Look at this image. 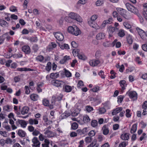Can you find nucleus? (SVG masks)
<instances>
[{"label": "nucleus", "mask_w": 147, "mask_h": 147, "mask_svg": "<svg viewBox=\"0 0 147 147\" xmlns=\"http://www.w3.org/2000/svg\"><path fill=\"white\" fill-rule=\"evenodd\" d=\"M104 0H98L96 3V5L97 6H100L104 3Z\"/></svg>", "instance_id": "nucleus-45"}, {"label": "nucleus", "mask_w": 147, "mask_h": 147, "mask_svg": "<svg viewBox=\"0 0 147 147\" xmlns=\"http://www.w3.org/2000/svg\"><path fill=\"white\" fill-rule=\"evenodd\" d=\"M117 30V28L110 26L108 28L107 30L109 34V38L113 36V33Z\"/></svg>", "instance_id": "nucleus-6"}, {"label": "nucleus", "mask_w": 147, "mask_h": 147, "mask_svg": "<svg viewBox=\"0 0 147 147\" xmlns=\"http://www.w3.org/2000/svg\"><path fill=\"white\" fill-rule=\"evenodd\" d=\"M36 60L40 62H42L43 60L44 57L41 55H38L36 58Z\"/></svg>", "instance_id": "nucleus-42"}, {"label": "nucleus", "mask_w": 147, "mask_h": 147, "mask_svg": "<svg viewBox=\"0 0 147 147\" xmlns=\"http://www.w3.org/2000/svg\"><path fill=\"white\" fill-rule=\"evenodd\" d=\"M90 119L87 115H85L83 117V122L85 123H90Z\"/></svg>", "instance_id": "nucleus-27"}, {"label": "nucleus", "mask_w": 147, "mask_h": 147, "mask_svg": "<svg viewBox=\"0 0 147 147\" xmlns=\"http://www.w3.org/2000/svg\"><path fill=\"white\" fill-rule=\"evenodd\" d=\"M133 8H131L129 11L135 14H137L138 13V10L134 6H133Z\"/></svg>", "instance_id": "nucleus-36"}, {"label": "nucleus", "mask_w": 147, "mask_h": 147, "mask_svg": "<svg viewBox=\"0 0 147 147\" xmlns=\"http://www.w3.org/2000/svg\"><path fill=\"white\" fill-rule=\"evenodd\" d=\"M98 140L99 142H102L104 139V136L102 135H99L98 137Z\"/></svg>", "instance_id": "nucleus-60"}, {"label": "nucleus", "mask_w": 147, "mask_h": 147, "mask_svg": "<svg viewBox=\"0 0 147 147\" xmlns=\"http://www.w3.org/2000/svg\"><path fill=\"white\" fill-rule=\"evenodd\" d=\"M119 83L121 88V90H124L125 89V88L127 86L125 81L124 80H121Z\"/></svg>", "instance_id": "nucleus-21"}, {"label": "nucleus", "mask_w": 147, "mask_h": 147, "mask_svg": "<svg viewBox=\"0 0 147 147\" xmlns=\"http://www.w3.org/2000/svg\"><path fill=\"white\" fill-rule=\"evenodd\" d=\"M85 109L86 110L85 111H86L88 112H90L93 110V109L92 107L88 105L86 107Z\"/></svg>", "instance_id": "nucleus-43"}, {"label": "nucleus", "mask_w": 147, "mask_h": 147, "mask_svg": "<svg viewBox=\"0 0 147 147\" xmlns=\"http://www.w3.org/2000/svg\"><path fill=\"white\" fill-rule=\"evenodd\" d=\"M105 36L104 33L101 32L98 34L96 36V38L98 40L104 39Z\"/></svg>", "instance_id": "nucleus-22"}, {"label": "nucleus", "mask_w": 147, "mask_h": 147, "mask_svg": "<svg viewBox=\"0 0 147 147\" xmlns=\"http://www.w3.org/2000/svg\"><path fill=\"white\" fill-rule=\"evenodd\" d=\"M113 22V19L112 18H111L109 19L108 20H104L103 23H102L101 26L102 27H104L107 24H111Z\"/></svg>", "instance_id": "nucleus-16"}, {"label": "nucleus", "mask_w": 147, "mask_h": 147, "mask_svg": "<svg viewBox=\"0 0 147 147\" xmlns=\"http://www.w3.org/2000/svg\"><path fill=\"white\" fill-rule=\"evenodd\" d=\"M22 51L26 54H29L30 52V47L28 45L23 46L22 48Z\"/></svg>", "instance_id": "nucleus-13"}, {"label": "nucleus", "mask_w": 147, "mask_h": 147, "mask_svg": "<svg viewBox=\"0 0 147 147\" xmlns=\"http://www.w3.org/2000/svg\"><path fill=\"white\" fill-rule=\"evenodd\" d=\"M38 95L34 94H31L30 96L31 99L34 101L37 100L38 99Z\"/></svg>", "instance_id": "nucleus-30"}, {"label": "nucleus", "mask_w": 147, "mask_h": 147, "mask_svg": "<svg viewBox=\"0 0 147 147\" xmlns=\"http://www.w3.org/2000/svg\"><path fill=\"white\" fill-rule=\"evenodd\" d=\"M88 23L89 25L96 29H98L99 28V27L98 25L96 23L95 21L89 20Z\"/></svg>", "instance_id": "nucleus-10"}, {"label": "nucleus", "mask_w": 147, "mask_h": 147, "mask_svg": "<svg viewBox=\"0 0 147 147\" xmlns=\"http://www.w3.org/2000/svg\"><path fill=\"white\" fill-rule=\"evenodd\" d=\"M121 138L123 140H128L129 138V134L127 133H124L121 135Z\"/></svg>", "instance_id": "nucleus-20"}, {"label": "nucleus", "mask_w": 147, "mask_h": 147, "mask_svg": "<svg viewBox=\"0 0 147 147\" xmlns=\"http://www.w3.org/2000/svg\"><path fill=\"white\" fill-rule=\"evenodd\" d=\"M104 107L107 109H110V105L109 101H106L104 103H102Z\"/></svg>", "instance_id": "nucleus-37"}, {"label": "nucleus", "mask_w": 147, "mask_h": 147, "mask_svg": "<svg viewBox=\"0 0 147 147\" xmlns=\"http://www.w3.org/2000/svg\"><path fill=\"white\" fill-rule=\"evenodd\" d=\"M103 46L105 47H109L112 46L111 43H110L109 42L106 41L104 42L103 44Z\"/></svg>", "instance_id": "nucleus-46"}, {"label": "nucleus", "mask_w": 147, "mask_h": 147, "mask_svg": "<svg viewBox=\"0 0 147 147\" xmlns=\"http://www.w3.org/2000/svg\"><path fill=\"white\" fill-rule=\"evenodd\" d=\"M59 74L58 73H51L50 74V77L52 79H54L57 78L59 77Z\"/></svg>", "instance_id": "nucleus-34"}, {"label": "nucleus", "mask_w": 147, "mask_h": 147, "mask_svg": "<svg viewBox=\"0 0 147 147\" xmlns=\"http://www.w3.org/2000/svg\"><path fill=\"white\" fill-rule=\"evenodd\" d=\"M51 66L52 64L50 62H48L45 67L46 70L48 72H49L51 69Z\"/></svg>", "instance_id": "nucleus-32"}, {"label": "nucleus", "mask_w": 147, "mask_h": 147, "mask_svg": "<svg viewBox=\"0 0 147 147\" xmlns=\"http://www.w3.org/2000/svg\"><path fill=\"white\" fill-rule=\"evenodd\" d=\"M52 84L54 86L57 87H61L64 84V82L58 80H54L52 81Z\"/></svg>", "instance_id": "nucleus-5"}, {"label": "nucleus", "mask_w": 147, "mask_h": 147, "mask_svg": "<svg viewBox=\"0 0 147 147\" xmlns=\"http://www.w3.org/2000/svg\"><path fill=\"white\" fill-rule=\"evenodd\" d=\"M122 108L121 107H118L114 109L112 112V115H116L122 111Z\"/></svg>", "instance_id": "nucleus-17"}, {"label": "nucleus", "mask_w": 147, "mask_h": 147, "mask_svg": "<svg viewBox=\"0 0 147 147\" xmlns=\"http://www.w3.org/2000/svg\"><path fill=\"white\" fill-rule=\"evenodd\" d=\"M99 111V114H103L105 113L106 112V110L105 108L101 107L99 108L98 109Z\"/></svg>", "instance_id": "nucleus-39"}, {"label": "nucleus", "mask_w": 147, "mask_h": 147, "mask_svg": "<svg viewBox=\"0 0 147 147\" xmlns=\"http://www.w3.org/2000/svg\"><path fill=\"white\" fill-rule=\"evenodd\" d=\"M127 41L129 44H131L133 42V40L131 36L130 35H129L127 37Z\"/></svg>", "instance_id": "nucleus-48"}, {"label": "nucleus", "mask_w": 147, "mask_h": 147, "mask_svg": "<svg viewBox=\"0 0 147 147\" xmlns=\"http://www.w3.org/2000/svg\"><path fill=\"white\" fill-rule=\"evenodd\" d=\"M97 140L96 139L93 140L92 142L87 147H99V145L98 143H97Z\"/></svg>", "instance_id": "nucleus-15"}, {"label": "nucleus", "mask_w": 147, "mask_h": 147, "mask_svg": "<svg viewBox=\"0 0 147 147\" xmlns=\"http://www.w3.org/2000/svg\"><path fill=\"white\" fill-rule=\"evenodd\" d=\"M9 107V105L4 106L3 108V110L4 111L9 112L10 111Z\"/></svg>", "instance_id": "nucleus-61"}, {"label": "nucleus", "mask_w": 147, "mask_h": 147, "mask_svg": "<svg viewBox=\"0 0 147 147\" xmlns=\"http://www.w3.org/2000/svg\"><path fill=\"white\" fill-rule=\"evenodd\" d=\"M101 51L100 50H97L95 56L96 58H99L100 55Z\"/></svg>", "instance_id": "nucleus-64"}, {"label": "nucleus", "mask_w": 147, "mask_h": 147, "mask_svg": "<svg viewBox=\"0 0 147 147\" xmlns=\"http://www.w3.org/2000/svg\"><path fill=\"white\" fill-rule=\"evenodd\" d=\"M98 124L97 121L96 120H93L91 122V125L93 127H97Z\"/></svg>", "instance_id": "nucleus-40"}, {"label": "nucleus", "mask_w": 147, "mask_h": 147, "mask_svg": "<svg viewBox=\"0 0 147 147\" xmlns=\"http://www.w3.org/2000/svg\"><path fill=\"white\" fill-rule=\"evenodd\" d=\"M92 140V138L90 137H87L85 139V142L87 143H90Z\"/></svg>", "instance_id": "nucleus-44"}, {"label": "nucleus", "mask_w": 147, "mask_h": 147, "mask_svg": "<svg viewBox=\"0 0 147 147\" xmlns=\"http://www.w3.org/2000/svg\"><path fill=\"white\" fill-rule=\"evenodd\" d=\"M102 130L103 134L105 135H107L109 132L108 127L106 125H104L102 127Z\"/></svg>", "instance_id": "nucleus-14"}, {"label": "nucleus", "mask_w": 147, "mask_h": 147, "mask_svg": "<svg viewBox=\"0 0 147 147\" xmlns=\"http://www.w3.org/2000/svg\"><path fill=\"white\" fill-rule=\"evenodd\" d=\"M137 128V125L136 124H133L130 131V132L131 134H133L136 132Z\"/></svg>", "instance_id": "nucleus-33"}, {"label": "nucleus", "mask_w": 147, "mask_h": 147, "mask_svg": "<svg viewBox=\"0 0 147 147\" xmlns=\"http://www.w3.org/2000/svg\"><path fill=\"white\" fill-rule=\"evenodd\" d=\"M29 110V107H23L21 110V113L22 115H24L27 114Z\"/></svg>", "instance_id": "nucleus-19"}, {"label": "nucleus", "mask_w": 147, "mask_h": 147, "mask_svg": "<svg viewBox=\"0 0 147 147\" xmlns=\"http://www.w3.org/2000/svg\"><path fill=\"white\" fill-rule=\"evenodd\" d=\"M98 17V16L96 14L94 15L91 16L89 20L95 21Z\"/></svg>", "instance_id": "nucleus-51"}, {"label": "nucleus", "mask_w": 147, "mask_h": 147, "mask_svg": "<svg viewBox=\"0 0 147 147\" xmlns=\"http://www.w3.org/2000/svg\"><path fill=\"white\" fill-rule=\"evenodd\" d=\"M70 59L69 56L67 55L65 56L63 58L61 59L60 61V63L61 64H64L66 61Z\"/></svg>", "instance_id": "nucleus-23"}, {"label": "nucleus", "mask_w": 147, "mask_h": 147, "mask_svg": "<svg viewBox=\"0 0 147 147\" xmlns=\"http://www.w3.org/2000/svg\"><path fill=\"white\" fill-rule=\"evenodd\" d=\"M5 37L4 34L0 36V45L3 44L4 41Z\"/></svg>", "instance_id": "nucleus-47"}, {"label": "nucleus", "mask_w": 147, "mask_h": 147, "mask_svg": "<svg viewBox=\"0 0 147 147\" xmlns=\"http://www.w3.org/2000/svg\"><path fill=\"white\" fill-rule=\"evenodd\" d=\"M118 35L119 36L121 37H123L125 35V33L124 30L122 29L120 30L118 33Z\"/></svg>", "instance_id": "nucleus-35"}, {"label": "nucleus", "mask_w": 147, "mask_h": 147, "mask_svg": "<svg viewBox=\"0 0 147 147\" xmlns=\"http://www.w3.org/2000/svg\"><path fill=\"white\" fill-rule=\"evenodd\" d=\"M12 142V140L9 138H7L6 140H5V143L8 144H11Z\"/></svg>", "instance_id": "nucleus-63"}, {"label": "nucleus", "mask_w": 147, "mask_h": 147, "mask_svg": "<svg viewBox=\"0 0 147 147\" xmlns=\"http://www.w3.org/2000/svg\"><path fill=\"white\" fill-rule=\"evenodd\" d=\"M93 100L98 104L101 102V97L100 96H96L93 98Z\"/></svg>", "instance_id": "nucleus-24"}, {"label": "nucleus", "mask_w": 147, "mask_h": 147, "mask_svg": "<svg viewBox=\"0 0 147 147\" xmlns=\"http://www.w3.org/2000/svg\"><path fill=\"white\" fill-rule=\"evenodd\" d=\"M117 10L118 12L125 19H129L130 18L125 9L121 8H117Z\"/></svg>", "instance_id": "nucleus-3"}, {"label": "nucleus", "mask_w": 147, "mask_h": 147, "mask_svg": "<svg viewBox=\"0 0 147 147\" xmlns=\"http://www.w3.org/2000/svg\"><path fill=\"white\" fill-rule=\"evenodd\" d=\"M98 74L100 76L102 79H105V76L104 75V72L102 70H100V72H98Z\"/></svg>", "instance_id": "nucleus-50"}, {"label": "nucleus", "mask_w": 147, "mask_h": 147, "mask_svg": "<svg viewBox=\"0 0 147 147\" xmlns=\"http://www.w3.org/2000/svg\"><path fill=\"white\" fill-rule=\"evenodd\" d=\"M30 40L32 42H36L38 41V39L36 37L32 36L30 37Z\"/></svg>", "instance_id": "nucleus-52"}, {"label": "nucleus", "mask_w": 147, "mask_h": 147, "mask_svg": "<svg viewBox=\"0 0 147 147\" xmlns=\"http://www.w3.org/2000/svg\"><path fill=\"white\" fill-rule=\"evenodd\" d=\"M70 115V113L67 111H65L64 113H62L60 117V119H63L67 118Z\"/></svg>", "instance_id": "nucleus-18"}, {"label": "nucleus", "mask_w": 147, "mask_h": 147, "mask_svg": "<svg viewBox=\"0 0 147 147\" xmlns=\"http://www.w3.org/2000/svg\"><path fill=\"white\" fill-rule=\"evenodd\" d=\"M80 50L78 49H73L72 53L74 55H76L77 54L78 55V54L80 53Z\"/></svg>", "instance_id": "nucleus-54"}, {"label": "nucleus", "mask_w": 147, "mask_h": 147, "mask_svg": "<svg viewBox=\"0 0 147 147\" xmlns=\"http://www.w3.org/2000/svg\"><path fill=\"white\" fill-rule=\"evenodd\" d=\"M136 30L139 34L141 36V35L143 36L145 35H146V32H145L144 30L140 29L139 28H137Z\"/></svg>", "instance_id": "nucleus-31"}, {"label": "nucleus", "mask_w": 147, "mask_h": 147, "mask_svg": "<svg viewBox=\"0 0 147 147\" xmlns=\"http://www.w3.org/2000/svg\"><path fill=\"white\" fill-rule=\"evenodd\" d=\"M125 6L127 9L128 11L130 10V9H131V8H133V6L128 3L125 4Z\"/></svg>", "instance_id": "nucleus-58"}, {"label": "nucleus", "mask_w": 147, "mask_h": 147, "mask_svg": "<svg viewBox=\"0 0 147 147\" xmlns=\"http://www.w3.org/2000/svg\"><path fill=\"white\" fill-rule=\"evenodd\" d=\"M100 61L98 59H93L89 62L90 65L94 67L100 63Z\"/></svg>", "instance_id": "nucleus-12"}, {"label": "nucleus", "mask_w": 147, "mask_h": 147, "mask_svg": "<svg viewBox=\"0 0 147 147\" xmlns=\"http://www.w3.org/2000/svg\"><path fill=\"white\" fill-rule=\"evenodd\" d=\"M18 134L21 137H24L25 136L26 132L21 129H20L18 131Z\"/></svg>", "instance_id": "nucleus-25"}, {"label": "nucleus", "mask_w": 147, "mask_h": 147, "mask_svg": "<svg viewBox=\"0 0 147 147\" xmlns=\"http://www.w3.org/2000/svg\"><path fill=\"white\" fill-rule=\"evenodd\" d=\"M54 35L56 38L59 41H62L64 39V36L60 32H56Z\"/></svg>", "instance_id": "nucleus-8"}, {"label": "nucleus", "mask_w": 147, "mask_h": 147, "mask_svg": "<svg viewBox=\"0 0 147 147\" xmlns=\"http://www.w3.org/2000/svg\"><path fill=\"white\" fill-rule=\"evenodd\" d=\"M123 25L127 29H130L131 28V25L127 22L123 23Z\"/></svg>", "instance_id": "nucleus-59"}, {"label": "nucleus", "mask_w": 147, "mask_h": 147, "mask_svg": "<svg viewBox=\"0 0 147 147\" xmlns=\"http://www.w3.org/2000/svg\"><path fill=\"white\" fill-rule=\"evenodd\" d=\"M42 103L43 105L46 106H48L49 103V100L46 99L43 100H42Z\"/></svg>", "instance_id": "nucleus-56"}, {"label": "nucleus", "mask_w": 147, "mask_h": 147, "mask_svg": "<svg viewBox=\"0 0 147 147\" xmlns=\"http://www.w3.org/2000/svg\"><path fill=\"white\" fill-rule=\"evenodd\" d=\"M130 111V110L128 109H127L126 110V113L125 115L127 117H130L131 116V115L129 113Z\"/></svg>", "instance_id": "nucleus-62"}, {"label": "nucleus", "mask_w": 147, "mask_h": 147, "mask_svg": "<svg viewBox=\"0 0 147 147\" xmlns=\"http://www.w3.org/2000/svg\"><path fill=\"white\" fill-rule=\"evenodd\" d=\"M29 123L30 125H33L34 124L35 125H37L38 124V120L36 119H30L29 120Z\"/></svg>", "instance_id": "nucleus-26"}, {"label": "nucleus", "mask_w": 147, "mask_h": 147, "mask_svg": "<svg viewBox=\"0 0 147 147\" xmlns=\"http://www.w3.org/2000/svg\"><path fill=\"white\" fill-rule=\"evenodd\" d=\"M45 137V138H51L53 137L55 135L53 132L50 130H46L44 133Z\"/></svg>", "instance_id": "nucleus-9"}, {"label": "nucleus", "mask_w": 147, "mask_h": 147, "mask_svg": "<svg viewBox=\"0 0 147 147\" xmlns=\"http://www.w3.org/2000/svg\"><path fill=\"white\" fill-rule=\"evenodd\" d=\"M78 127L77 123L76 122L74 123L71 125V128L73 129H76Z\"/></svg>", "instance_id": "nucleus-55"}, {"label": "nucleus", "mask_w": 147, "mask_h": 147, "mask_svg": "<svg viewBox=\"0 0 147 147\" xmlns=\"http://www.w3.org/2000/svg\"><path fill=\"white\" fill-rule=\"evenodd\" d=\"M0 24L1 26L3 27L7 26L8 25V23L6 21L2 19L0 20Z\"/></svg>", "instance_id": "nucleus-29"}, {"label": "nucleus", "mask_w": 147, "mask_h": 147, "mask_svg": "<svg viewBox=\"0 0 147 147\" xmlns=\"http://www.w3.org/2000/svg\"><path fill=\"white\" fill-rule=\"evenodd\" d=\"M27 123L25 121L22 120L20 124L21 127L23 128H25L27 125Z\"/></svg>", "instance_id": "nucleus-53"}, {"label": "nucleus", "mask_w": 147, "mask_h": 147, "mask_svg": "<svg viewBox=\"0 0 147 147\" xmlns=\"http://www.w3.org/2000/svg\"><path fill=\"white\" fill-rule=\"evenodd\" d=\"M68 18L69 20L72 19L76 20L80 22H82V18L74 12L70 13L69 14V17Z\"/></svg>", "instance_id": "nucleus-2"}, {"label": "nucleus", "mask_w": 147, "mask_h": 147, "mask_svg": "<svg viewBox=\"0 0 147 147\" xmlns=\"http://www.w3.org/2000/svg\"><path fill=\"white\" fill-rule=\"evenodd\" d=\"M65 74L67 77H70L71 75V73L68 70L66 69H65Z\"/></svg>", "instance_id": "nucleus-49"}, {"label": "nucleus", "mask_w": 147, "mask_h": 147, "mask_svg": "<svg viewBox=\"0 0 147 147\" xmlns=\"http://www.w3.org/2000/svg\"><path fill=\"white\" fill-rule=\"evenodd\" d=\"M32 142L33 143L32 144V147H40V143L37 138L34 137L32 139Z\"/></svg>", "instance_id": "nucleus-7"}, {"label": "nucleus", "mask_w": 147, "mask_h": 147, "mask_svg": "<svg viewBox=\"0 0 147 147\" xmlns=\"http://www.w3.org/2000/svg\"><path fill=\"white\" fill-rule=\"evenodd\" d=\"M63 87L64 91L66 92H70L72 90V88L71 86L68 85H65L64 83Z\"/></svg>", "instance_id": "nucleus-11"}, {"label": "nucleus", "mask_w": 147, "mask_h": 147, "mask_svg": "<svg viewBox=\"0 0 147 147\" xmlns=\"http://www.w3.org/2000/svg\"><path fill=\"white\" fill-rule=\"evenodd\" d=\"M126 94H128L129 98L133 100H136L138 98V94L136 91H128L126 92Z\"/></svg>", "instance_id": "nucleus-4"}, {"label": "nucleus", "mask_w": 147, "mask_h": 147, "mask_svg": "<svg viewBox=\"0 0 147 147\" xmlns=\"http://www.w3.org/2000/svg\"><path fill=\"white\" fill-rule=\"evenodd\" d=\"M18 71H32L33 69L29 68H18L17 69Z\"/></svg>", "instance_id": "nucleus-28"}, {"label": "nucleus", "mask_w": 147, "mask_h": 147, "mask_svg": "<svg viewBox=\"0 0 147 147\" xmlns=\"http://www.w3.org/2000/svg\"><path fill=\"white\" fill-rule=\"evenodd\" d=\"M128 144L127 142L123 141L119 144L118 147H125Z\"/></svg>", "instance_id": "nucleus-41"}, {"label": "nucleus", "mask_w": 147, "mask_h": 147, "mask_svg": "<svg viewBox=\"0 0 147 147\" xmlns=\"http://www.w3.org/2000/svg\"><path fill=\"white\" fill-rule=\"evenodd\" d=\"M99 87L98 86H96L94 87L93 88L91 89L90 90L94 92H97L99 90Z\"/></svg>", "instance_id": "nucleus-57"}, {"label": "nucleus", "mask_w": 147, "mask_h": 147, "mask_svg": "<svg viewBox=\"0 0 147 147\" xmlns=\"http://www.w3.org/2000/svg\"><path fill=\"white\" fill-rule=\"evenodd\" d=\"M77 87L78 88L81 89L83 91V81L82 80H79L77 84Z\"/></svg>", "instance_id": "nucleus-38"}, {"label": "nucleus", "mask_w": 147, "mask_h": 147, "mask_svg": "<svg viewBox=\"0 0 147 147\" xmlns=\"http://www.w3.org/2000/svg\"><path fill=\"white\" fill-rule=\"evenodd\" d=\"M67 31L69 33L76 36L81 33V31L79 28L75 26H69L67 28Z\"/></svg>", "instance_id": "nucleus-1"}]
</instances>
